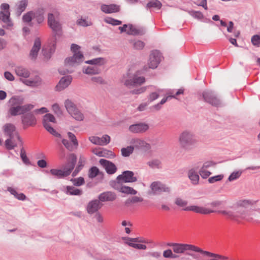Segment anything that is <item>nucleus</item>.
Listing matches in <instances>:
<instances>
[{
	"instance_id": "1",
	"label": "nucleus",
	"mask_w": 260,
	"mask_h": 260,
	"mask_svg": "<svg viewBox=\"0 0 260 260\" xmlns=\"http://www.w3.org/2000/svg\"><path fill=\"white\" fill-rule=\"evenodd\" d=\"M24 99L21 96H13L8 102L9 109V114L12 116L23 114L31 111L35 107L31 104H26L22 105Z\"/></svg>"
},
{
	"instance_id": "2",
	"label": "nucleus",
	"mask_w": 260,
	"mask_h": 260,
	"mask_svg": "<svg viewBox=\"0 0 260 260\" xmlns=\"http://www.w3.org/2000/svg\"><path fill=\"white\" fill-rule=\"evenodd\" d=\"M80 47L78 45L73 44L71 45V50L74 53L73 56L66 58L64 60V70L60 69L59 72L61 74L64 75L72 73L73 68L79 65L83 61V55L79 51Z\"/></svg>"
},
{
	"instance_id": "3",
	"label": "nucleus",
	"mask_w": 260,
	"mask_h": 260,
	"mask_svg": "<svg viewBox=\"0 0 260 260\" xmlns=\"http://www.w3.org/2000/svg\"><path fill=\"white\" fill-rule=\"evenodd\" d=\"M168 245L171 246L174 252L177 254H182L186 251H191L200 253L207 256L221 257L219 255L213 254L212 252L203 250L201 248L192 244L172 243L169 244Z\"/></svg>"
},
{
	"instance_id": "4",
	"label": "nucleus",
	"mask_w": 260,
	"mask_h": 260,
	"mask_svg": "<svg viewBox=\"0 0 260 260\" xmlns=\"http://www.w3.org/2000/svg\"><path fill=\"white\" fill-rule=\"evenodd\" d=\"M178 141L181 147L185 150L192 149L198 143L193 134L188 131H183L180 134Z\"/></svg>"
},
{
	"instance_id": "5",
	"label": "nucleus",
	"mask_w": 260,
	"mask_h": 260,
	"mask_svg": "<svg viewBox=\"0 0 260 260\" xmlns=\"http://www.w3.org/2000/svg\"><path fill=\"white\" fill-rule=\"evenodd\" d=\"M175 204L180 207H185L183 209L185 211H191L197 213L208 214L214 212L211 209L203 207L194 205L186 207L187 205V202L180 198H177L175 199Z\"/></svg>"
},
{
	"instance_id": "6",
	"label": "nucleus",
	"mask_w": 260,
	"mask_h": 260,
	"mask_svg": "<svg viewBox=\"0 0 260 260\" xmlns=\"http://www.w3.org/2000/svg\"><path fill=\"white\" fill-rule=\"evenodd\" d=\"M218 212L231 220L236 221L239 220L248 221L249 220L247 217V212L245 210H237L235 212L230 210H225L218 211Z\"/></svg>"
},
{
	"instance_id": "7",
	"label": "nucleus",
	"mask_w": 260,
	"mask_h": 260,
	"mask_svg": "<svg viewBox=\"0 0 260 260\" xmlns=\"http://www.w3.org/2000/svg\"><path fill=\"white\" fill-rule=\"evenodd\" d=\"M70 158L72 160V162L69 164V167L66 168L63 170L51 169L50 171V174L59 178L69 175L74 169L77 159L76 156L74 154H71L70 155Z\"/></svg>"
},
{
	"instance_id": "8",
	"label": "nucleus",
	"mask_w": 260,
	"mask_h": 260,
	"mask_svg": "<svg viewBox=\"0 0 260 260\" xmlns=\"http://www.w3.org/2000/svg\"><path fill=\"white\" fill-rule=\"evenodd\" d=\"M0 20L4 23V26L7 28L12 27L13 23L10 19V6L8 4L4 3L0 7Z\"/></svg>"
},
{
	"instance_id": "9",
	"label": "nucleus",
	"mask_w": 260,
	"mask_h": 260,
	"mask_svg": "<svg viewBox=\"0 0 260 260\" xmlns=\"http://www.w3.org/2000/svg\"><path fill=\"white\" fill-rule=\"evenodd\" d=\"M50 122L55 123L54 116L50 113L45 114L43 117V124L45 129L51 134L56 137H60V134L57 133L50 124Z\"/></svg>"
},
{
	"instance_id": "10",
	"label": "nucleus",
	"mask_w": 260,
	"mask_h": 260,
	"mask_svg": "<svg viewBox=\"0 0 260 260\" xmlns=\"http://www.w3.org/2000/svg\"><path fill=\"white\" fill-rule=\"evenodd\" d=\"M2 131L5 136L8 137H15L21 145H22V140L16 131V126L12 123H6L2 127Z\"/></svg>"
},
{
	"instance_id": "11",
	"label": "nucleus",
	"mask_w": 260,
	"mask_h": 260,
	"mask_svg": "<svg viewBox=\"0 0 260 260\" xmlns=\"http://www.w3.org/2000/svg\"><path fill=\"white\" fill-rule=\"evenodd\" d=\"M68 136L71 142H69L67 140L60 137H57L61 141L64 147L70 151H73L74 149L77 148L78 145L77 139L75 135L71 132L68 133Z\"/></svg>"
},
{
	"instance_id": "12",
	"label": "nucleus",
	"mask_w": 260,
	"mask_h": 260,
	"mask_svg": "<svg viewBox=\"0 0 260 260\" xmlns=\"http://www.w3.org/2000/svg\"><path fill=\"white\" fill-rule=\"evenodd\" d=\"M161 54L159 51L157 50L152 51L150 54L146 69H154L157 68L161 60Z\"/></svg>"
},
{
	"instance_id": "13",
	"label": "nucleus",
	"mask_w": 260,
	"mask_h": 260,
	"mask_svg": "<svg viewBox=\"0 0 260 260\" xmlns=\"http://www.w3.org/2000/svg\"><path fill=\"white\" fill-rule=\"evenodd\" d=\"M21 121L24 128L34 126L37 123V119L33 112H28L21 116Z\"/></svg>"
},
{
	"instance_id": "14",
	"label": "nucleus",
	"mask_w": 260,
	"mask_h": 260,
	"mask_svg": "<svg viewBox=\"0 0 260 260\" xmlns=\"http://www.w3.org/2000/svg\"><path fill=\"white\" fill-rule=\"evenodd\" d=\"M58 15L56 13L54 15L50 13L48 14V23L52 31L54 32L58 33L61 29V26L58 21Z\"/></svg>"
},
{
	"instance_id": "15",
	"label": "nucleus",
	"mask_w": 260,
	"mask_h": 260,
	"mask_svg": "<svg viewBox=\"0 0 260 260\" xmlns=\"http://www.w3.org/2000/svg\"><path fill=\"white\" fill-rule=\"evenodd\" d=\"M184 90L183 89H179L176 93L175 95H172V93L171 91L167 92L165 96L161 99L160 102L159 103L153 106L152 108L156 111L159 110L161 108V106L164 105L168 100H169L172 98H176V95L182 94Z\"/></svg>"
},
{
	"instance_id": "16",
	"label": "nucleus",
	"mask_w": 260,
	"mask_h": 260,
	"mask_svg": "<svg viewBox=\"0 0 260 260\" xmlns=\"http://www.w3.org/2000/svg\"><path fill=\"white\" fill-rule=\"evenodd\" d=\"M203 97L206 102L213 106H218L221 104L220 100L210 91H204L203 92Z\"/></svg>"
},
{
	"instance_id": "17",
	"label": "nucleus",
	"mask_w": 260,
	"mask_h": 260,
	"mask_svg": "<svg viewBox=\"0 0 260 260\" xmlns=\"http://www.w3.org/2000/svg\"><path fill=\"white\" fill-rule=\"evenodd\" d=\"M117 179L124 182H134L137 181V178L134 176V173L130 171L123 172L122 174L117 177Z\"/></svg>"
},
{
	"instance_id": "18",
	"label": "nucleus",
	"mask_w": 260,
	"mask_h": 260,
	"mask_svg": "<svg viewBox=\"0 0 260 260\" xmlns=\"http://www.w3.org/2000/svg\"><path fill=\"white\" fill-rule=\"evenodd\" d=\"M145 81L144 77L135 75L132 79L126 80L124 82V85L128 87H131L132 86L140 85L144 83Z\"/></svg>"
},
{
	"instance_id": "19",
	"label": "nucleus",
	"mask_w": 260,
	"mask_h": 260,
	"mask_svg": "<svg viewBox=\"0 0 260 260\" xmlns=\"http://www.w3.org/2000/svg\"><path fill=\"white\" fill-rule=\"evenodd\" d=\"M89 141L93 144L99 145H106L110 141V137L107 135H104L102 138L96 136H91L89 138Z\"/></svg>"
},
{
	"instance_id": "20",
	"label": "nucleus",
	"mask_w": 260,
	"mask_h": 260,
	"mask_svg": "<svg viewBox=\"0 0 260 260\" xmlns=\"http://www.w3.org/2000/svg\"><path fill=\"white\" fill-rule=\"evenodd\" d=\"M72 78L70 76L62 77L55 87L56 91H60L67 88L71 83Z\"/></svg>"
},
{
	"instance_id": "21",
	"label": "nucleus",
	"mask_w": 260,
	"mask_h": 260,
	"mask_svg": "<svg viewBox=\"0 0 260 260\" xmlns=\"http://www.w3.org/2000/svg\"><path fill=\"white\" fill-rule=\"evenodd\" d=\"M151 188L152 190L154 192H169L170 191V188L169 187L158 181L152 183Z\"/></svg>"
},
{
	"instance_id": "22",
	"label": "nucleus",
	"mask_w": 260,
	"mask_h": 260,
	"mask_svg": "<svg viewBox=\"0 0 260 260\" xmlns=\"http://www.w3.org/2000/svg\"><path fill=\"white\" fill-rule=\"evenodd\" d=\"M102 206L100 201L97 200L91 201L87 206V211L89 214H93L98 211Z\"/></svg>"
},
{
	"instance_id": "23",
	"label": "nucleus",
	"mask_w": 260,
	"mask_h": 260,
	"mask_svg": "<svg viewBox=\"0 0 260 260\" xmlns=\"http://www.w3.org/2000/svg\"><path fill=\"white\" fill-rule=\"evenodd\" d=\"M101 9L104 13L110 14L119 12L120 10V7L118 5L115 4H103L101 6Z\"/></svg>"
},
{
	"instance_id": "24",
	"label": "nucleus",
	"mask_w": 260,
	"mask_h": 260,
	"mask_svg": "<svg viewBox=\"0 0 260 260\" xmlns=\"http://www.w3.org/2000/svg\"><path fill=\"white\" fill-rule=\"evenodd\" d=\"M131 144L132 146L137 149H148L149 148V145L143 140L139 138H134L131 141Z\"/></svg>"
},
{
	"instance_id": "25",
	"label": "nucleus",
	"mask_w": 260,
	"mask_h": 260,
	"mask_svg": "<svg viewBox=\"0 0 260 260\" xmlns=\"http://www.w3.org/2000/svg\"><path fill=\"white\" fill-rule=\"evenodd\" d=\"M100 163L105 168L107 172L109 174H114L116 171L117 168L115 165L108 160L101 159L100 160Z\"/></svg>"
},
{
	"instance_id": "26",
	"label": "nucleus",
	"mask_w": 260,
	"mask_h": 260,
	"mask_svg": "<svg viewBox=\"0 0 260 260\" xmlns=\"http://www.w3.org/2000/svg\"><path fill=\"white\" fill-rule=\"evenodd\" d=\"M148 125L144 123L133 124L129 127V131L134 133H143L148 129Z\"/></svg>"
},
{
	"instance_id": "27",
	"label": "nucleus",
	"mask_w": 260,
	"mask_h": 260,
	"mask_svg": "<svg viewBox=\"0 0 260 260\" xmlns=\"http://www.w3.org/2000/svg\"><path fill=\"white\" fill-rule=\"evenodd\" d=\"M41 45V40L39 38L35 39L34 44L30 51L29 56L32 59H36Z\"/></svg>"
},
{
	"instance_id": "28",
	"label": "nucleus",
	"mask_w": 260,
	"mask_h": 260,
	"mask_svg": "<svg viewBox=\"0 0 260 260\" xmlns=\"http://www.w3.org/2000/svg\"><path fill=\"white\" fill-rule=\"evenodd\" d=\"M187 176L192 184L197 185L199 184L200 177L197 173V170L194 168L190 169L188 171Z\"/></svg>"
},
{
	"instance_id": "29",
	"label": "nucleus",
	"mask_w": 260,
	"mask_h": 260,
	"mask_svg": "<svg viewBox=\"0 0 260 260\" xmlns=\"http://www.w3.org/2000/svg\"><path fill=\"white\" fill-rule=\"evenodd\" d=\"M28 4L27 0H21L16 4V12L18 15L24 11Z\"/></svg>"
},
{
	"instance_id": "30",
	"label": "nucleus",
	"mask_w": 260,
	"mask_h": 260,
	"mask_svg": "<svg viewBox=\"0 0 260 260\" xmlns=\"http://www.w3.org/2000/svg\"><path fill=\"white\" fill-rule=\"evenodd\" d=\"M255 204V202L250 200L241 199L237 201L235 206L236 208H247L249 206H252Z\"/></svg>"
},
{
	"instance_id": "31",
	"label": "nucleus",
	"mask_w": 260,
	"mask_h": 260,
	"mask_svg": "<svg viewBox=\"0 0 260 260\" xmlns=\"http://www.w3.org/2000/svg\"><path fill=\"white\" fill-rule=\"evenodd\" d=\"M16 74L21 78H26L30 75L29 71L22 67H17L15 69Z\"/></svg>"
},
{
	"instance_id": "32",
	"label": "nucleus",
	"mask_w": 260,
	"mask_h": 260,
	"mask_svg": "<svg viewBox=\"0 0 260 260\" xmlns=\"http://www.w3.org/2000/svg\"><path fill=\"white\" fill-rule=\"evenodd\" d=\"M99 198L102 202L112 201L116 199V195L111 192H106L101 193Z\"/></svg>"
},
{
	"instance_id": "33",
	"label": "nucleus",
	"mask_w": 260,
	"mask_h": 260,
	"mask_svg": "<svg viewBox=\"0 0 260 260\" xmlns=\"http://www.w3.org/2000/svg\"><path fill=\"white\" fill-rule=\"evenodd\" d=\"M22 81L24 84L30 86H38L42 83L41 79L38 76L30 80H22Z\"/></svg>"
},
{
	"instance_id": "34",
	"label": "nucleus",
	"mask_w": 260,
	"mask_h": 260,
	"mask_svg": "<svg viewBox=\"0 0 260 260\" xmlns=\"http://www.w3.org/2000/svg\"><path fill=\"white\" fill-rule=\"evenodd\" d=\"M86 63L94 65V67H100L104 65L106 62L104 58L99 57L85 61Z\"/></svg>"
},
{
	"instance_id": "35",
	"label": "nucleus",
	"mask_w": 260,
	"mask_h": 260,
	"mask_svg": "<svg viewBox=\"0 0 260 260\" xmlns=\"http://www.w3.org/2000/svg\"><path fill=\"white\" fill-rule=\"evenodd\" d=\"M64 107L69 114L73 113L77 109L75 104L69 99H67L64 101Z\"/></svg>"
},
{
	"instance_id": "36",
	"label": "nucleus",
	"mask_w": 260,
	"mask_h": 260,
	"mask_svg": "<svg viewBox=\"0 0 260 260\" xmlns=\"http://www.w3.org/2000/svg\"><path fill=\"white\" fill-rule=\"evenodd\" d=\"M15 137H8L5 141V145L7 149L12 150L17 146V144L14 140Z\"/></svg>"
},
{
	"instance_id": "37",
	"label": "nucleus",
	"mask_w": 260,
	"mask_h": 260,
	"mask_svg": "<svg viewBox=\"0 0 260 260\" xmlns=\"http://www.w3.org/2000/svg\"><path fill=\"white\" fill-rule=\"evenodd\" d=\"M83 72L88 75H94L100 73L101 70L98 67H88L83 69Z\"/></svg>"
},
{
	"instance_id": "38",
	"label": "nucleus",
	"mask_w": 260,
	"mask_h": 260,
	"mask_svg": "<svg viewBox=\"0 0 260 260\" xmlns=\"http://www.w3.org/2000/svg\"><path fill=\"white\" fill-rule=\"evenodd\" d=\"M163 91L164 90L162 89H157L156 91L151 92L148 96V102L151 103L157 99Z\"/></svg>"
},
{
	"instance_id": "39",
	"label": "nucleus",
	"mask_w": 260,
	"mask_h": 260,
	"mask_svg": "<svg viewBox=\"0 0 260 260\" xmlns=\"http://www.w3.org/2000/svg\"><path fill=\"white\" fill-rule=\"evenodd\" d=\"M127 34L131 35H142L144 34V31L142 29H139L132 25H129Z\"/></svg>"
},
{
	"instance_id": "40",
	"label": "nucleus",
	"mask_w": 260,
	"mask_h": 260,
	"mask_svg": "<svg viewBox=\"0 0 260 260\" xmlns=\"http://www.w3.org/2000/svg\"><path fill=\"white\" fill-rule=\"evenodd\" d=\"M70 114L73 118L78 121H82L84 118L83 113L78 108Z\"/></svg>"
},
{
	"instance_id": "41",
	"label": "nucleus",
	"mask_w": 260,
	"mask_h": 260,
	"mask_svg": "<svg viewBox=\"0 0 260 260\" xmlns=\"http://www.w3.org/2000/svg\"><path fill=\"white\" fill-rule=\"evenodd\" d=\"M119 191L124 193L131 194H136L137 192L133 188L126 186H121L119 188Z\"/></svg>"
},
{
	"instance_id": "42",
	"label": "nucleus",
	"mask_w": 260,
	"mask_h": 260,
	"mask_svg": "<svg viewBox=\"0 0 260 260\" xmlns=\"http://www.w3.org/2000/svg\"><path fill=\"white\" fill-rule=\"evenodd\" d=\"M162 6L161 3L158 0H151L147 4V7L148 8H156L157 9H160Z\"/></svg>"
},
{
	"instance_id": "43",
	"label": "nucleus",
	"mask_w": 260,
	"mask_h": 260,
	"mask_svg": "<svg viewBox=\"0 0 260 260\" xmlns=\"http://www.w3.org/2000/svg\"><path fill=\"white\" fill-rule=\"evenodd\" d=\"M134 149V147L132 146H127L125 148H122L121 150V154L123 156L128 157L133 153Z\"/></svg>"
},
{
	"instance_id": "44",
	"label": "nucleus",
	"mask_w": 260,
	"mask_h": 260,
	"mask_svg": "<svg viewBox=\"0 0 260 260\" xmlns=\"http://www.w3.org/2000/svg\"><path fill=\"white\" fill-rule=\"evenodd\" d=\"M8 190L17 199L20 200H24L25 199V196L22 193H18L12 187H8Z\"/></svg>"
},
{
	"instance_id": "45",
	"label": "nucleus",
	"mask_w": 260,
	"mask_h": 260,
	"mask_svg": "<svg viewBox=\"0 0 260 260\" xmlns=\"http://www.w3.org/2000/svg\"><path fill=\"white\" fill-rule=\"evenodd\" d=\"M147 165L151 168H159L161 166V162L157 159H154L149 161Z\"/></svg>"
},
{
	"instance_id": "46",
	"label": "nucleus",
	"mask_w": 260,
	"mask_h": 260,
	"mask_svg": "<svg viewBox=\"0 0 260 260\" xmlns=\"http://www.w3.org/2000/svg\"><path fill=\"white\" fill-rule=\"evenodd\" d=\"M67 191L70 195H80L82 191L74 186H68Z\"/></svg>"
},
{
	"instance_id": "47",
	"label": "nucleus",
	"mask_w": 260,
	"mask_h": 260,
	"mask_svg": "<svg viewBox=\"0 0 260 260\" xmlns=\"http://www.w3.org/2000/svg\"><path fill=\"white\" fill-rule=\"evenodd\" d=\"M242 172L240 171H237L233 172L231 175L229 176L228 178V181L230 182H232L234 180H235L238 179L241 175Z\"/></svg>"
},
{
	"instance_id": "48",
	"label": "nucleus",
	"mask_w": 260,
	"mask_h": 260,
	"mask_svg": "<svg viewBox=\"0 0 260 260\" xmlns=\"http://www.w3.org/2000/svg\"><path fill=\"white\" fill-rule=\"evenodd\" d=\"M137 242H145L143 240L140 239L138 238H129L128 240L126 242V243L133 248H134V245H136Z\"/></svg>"
},
{
	"instance_id": "49",
	"label": "nucleus",
	"mask_w": 260,
	"mask_h": 260,
	"mask_svg": "<svg viewBox=\"0 0 260 260\" xmlns=\"http://www.w3.org/2000/svg\"><path fill=\"white\" fill-rule=\"evenodd\" d=\"M162 255L165 258H175L178 257L177 255L173 253L171 249H167L164 251Z\"/></svg>"
},
{
	"instance_id": "50",
	"label": "nucleus",
	"mask_w": 260,
	"mask_h": 260,
	"mask_svg": "<svg viewBox=\"0 0 260 260\" xmlns=\"http://www.w3.org/2000/svg\"><path fill=\"white\" fill-rule=\"evenodd\" d=\"M224 175L223 174H219L211 177H210L208 181L210 183H214L216 182L220 181L223 179Z\"/></svg>"
},
{
	"instance_id": "51",
	"label": "nucleus",
	"mask_w": 260,
	"mask_h": 260,
	"mask_svg": "<svg viewBox=\"0 0 260 260\" xmlns=\"http://www.w3.org/2000/svg\"><path fill=\"white\" fill-rule=\"evenodd\" d=\"M105 22L112 25H119L122 23L121 21L114 19L111 17H107L104 19Z\"/></svg>"
},
{
	"instance_id": "52",
	"label": "nucleus",
	"mask_w": 260,
	"mask_h": 260,
	"mask_svg": "<svg viewBox=\"0 0 260 260\" xmlns=\"http://www.w3.org/2000/svg\"><path fill=\"white\" fill-rule=\"evenodd\" d=\"M199 174L203 178L206 179L211 174V172L209 171L208 169L204 168L202 167L199 170Z\"/></svg>"
},
{
	"instance_id": "53",
	"label": "nucleus",
	"mask_w": 260,
	"mask_h": 260,
	"mask_svg": "<svg viewBox=\"0 0 260 260\" xmlns=\"http://www.w3.org/2000/svg\"><path fill=\"white\" fill-rule=\"evenodd\" d=\"M99 173V170L96 167H93L89 171L88 176L90 178H93L96 177Z\"/></svg>"
},
{
	"instance_id": "54",
	"label": "nucleus",
	"mask_w": 260,
	"mask_h": 260,
	"mask_svg": "<svg viewBox=\"0 0 260 260\" xmlns=\"http://www.w3.org/2000/svg\"><path fill=\"white\" fill-rule=\"evenodd\" d=\"M35 16V15L32 12H29L23 16V20L25 22H29Z\"/></svg>"
},
{
	"instance_id": "55",
	"label": "nucleus",
	"mask_w": 260,
	"mask_h": 260,
	"mask_svg": "<svg viewBox=\"0 0 260 260\" xmlns=\"http://www.w3.org/2000/svg\"><path fill=\"white\" fill-rule=\"evenodd\" d=\"M115 156V154L111 151L103 149L102 157H105L107 158H114Z\"/></svg>"
},
{
	"instance_id": "56",
	"label": "nucleus",
	"mask_w": 260,
	"mask_h": 260,
	"mask_svg": "<svg viewBox=\"0 0 260 260\" xmlns=\"http://www.w3.org/2000/svg\"><path fill=\"white\" fill-rule=\"evenodd\" d=\"M251 43L252 44L256 46L259 47L260 46V35H255L252 37L251 38Z\"/></svg>"
},
{
	"instance_id": "57",
	"label": "nucleus",
	"mask_w": 260,
	"mask_h": 260,
	"mask_svg": "<svg viewBox=\"0 0 260 260\" xmlns=\"http://www.w3.org/2000/svg\"><path fill=\"white\" fill-rule=\"evenodd\" d=\"M52 110L58 116H61L62 115V111L57 104H54L52 106Z\"/></svg>"
},
{
	"instance_id": "58",
	"label": "nucleus",
	"mask_w": 260,
	"mask_h": 260,
	"mask_svg": "<svg viewBox=\"0 0 260 260\" xmlns=\"http://www.w3.org/2000/svg\"><path fill=\"white\" fill-rule=\"evenodd\" d=\"M143 199L142 198L138 197V196H135L131 198H129L127 201V203H137L139 202H142L143 201Z\"/></svg>"
},
{
	"instance_id": "59",
	"label": "nucleus",
	"mask_w": 260,
	"mask_h": 260,
	"mask_svg": "<svg viewBox=\"0 0 260 260\" xmlns=\"http://www.w3.org/2000/svg\"><path fill=\"white\" fill-rule=\"evenodd\" d=\"M145 46V44L142 41H137L133 43L134 48L136 49L141 50Z\"/></svg>"
},
{
	"instance_id": "60",
	"label": "nucleus",
	"mask_w": 260,
	"mask_h": 260,
	"mask_svg": "<svg viewBox=\"0 0 260 260\" xmlns=\"http://www.w3.org/2000/svg\"><path fill=\"white\" fill-rule=\"evenodd\" d=\"M77 24L80 26H90L92 24V23L90 21H87L84 19H80L77 21Z\"/></svg>"
},
{
	"instance_id": "61",
	"label": "nucleus",
	"mask_w": 260,
	"mask_h": 260,
	"mask_svg": "<svg viewBox=\"0 0 260 260\" xmlns=\"http://www.w3.org/2000/svg\"><path fill=\"white\" fill-rule=\"evenodd\" d=\"M20 156L21 158L23 161V162L25 164H29V160L28 158H27L26 154L23 149V148H22L20 151Z\"/></svg>"
},
{
	"instance_id": "62",
	"label": "nucleus",
	"mask_w": 260,
	"mask_h": 260,
	"mask_svg": "<svg viewBox=\"0 0 260 260\" xmlns=\"http://www.w3.org/2000/svg\"><path fill=\"white\" fill-rule=\"evenodd\" d=\"M91 80L93 83L98 84H102L105 83L104 80L100 76L93 77L91 78Z\"/></svg>"
},
{
	"instance_id": "63",
	"label": "nucleus",
	"mask_w": 260,
	"mask_h": 260,
	"mask_svg": "<svg viewBox=\"0 0 260 260\" xmlns=\"http://www.w3.org/2000/svg\"><path fill=\"white\" fill-rule=\"evenodd\" d=\"M48 110L46 108L42 107L40 109H37L33 111V112L35 114L37 115L39 114H43L47 113L48 112Z\"/></svg>"
},
{
	"instance_id": "64",
	"label": "nucleus",
	"mask_w": 260,
	"mask_h": 260,
	"mask_svg": "<svg viewBox=\"0 0 260 260\" xmlns=\"http://www.w3.org/2000/svg\"><path fill=\"white\" fill-rule=\"evenodd\" d=\"M84 182V178L82 177H79L77 179H75L73 181L74 184L76 186H80L82 185Z\"/></svg>"
}]
</instances>
